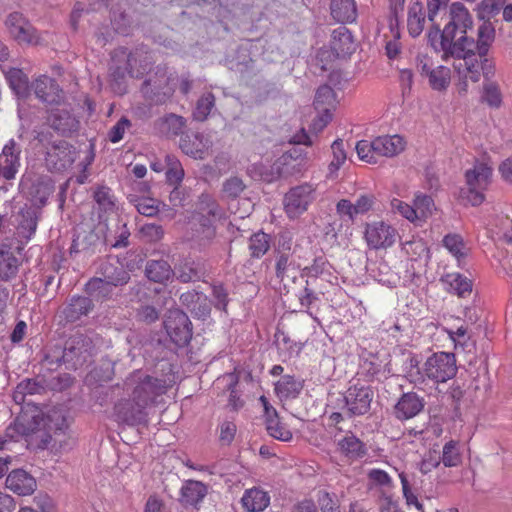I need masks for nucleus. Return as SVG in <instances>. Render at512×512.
<instances>
[{"label":"nucleus","mask_w":512,"mask_h":512,"mask_svg":"<svg viewBox=\"0 0 512 512\" xmlns=\"http://www.w3.org/2000/svg\"><path fill=\"white\" fill-rule=\"evenodd\" d=\"M403 495L408 506L413 505L419 512H423V505L419 502L417 496L410 490L409 482L404 473L399 475Z\"/></svg>","instance_id":"0e129e2a"},{"label":"nucleus","mask_w":512,"mask_h":512,"mask_svg":"<svg viewBox=\"0 0 512 512\" xmlns=\"http://www.w3.org/2000/svg\"><path fill=\"white\" fill-rule=\"evenodd\" d=\"M140 405H135L133 398L121 400L114 406V416L117 422L124 423L129 426H135L145 423L147 413Z\"/></svg>","instance_id":"2eb2a0df"},{"label":"nucleus","mask_w":512,"mask_h":512,"mask_svg":"<svg viewBox=\"0 0 512 512\" xmlns=\"http://www.w3.org/2000/svg\"><path fill=\"white\" fill-rule=\"evenodd\" d=\"M6 487L19 496L31 495L37 487L35 478L23 469L11 471L6 478Z\"/></svg>","instance_id":"6ab92c4d"},{"label":"nucleus","mask_w":512,"mask_h":512,"mask_svg":"<svg viewBox=\"0 0 512 512\" xmlns=\"http://www.w3.org/2000/svg\"><path fill=\"white\" fill-rule=\"evenodd\" d=\"M505 3L506 0H481L475 8L477 17L480 20L490 22L492 18L500 13Z\"/></svg>","instance_id":"58836bf2"},{"label":"nucleus","mask_w":512,"mask_h":512,"mask_svg":"<svg viewBox=\"0 0 512 512\" xmlns=\"http://www.w3.org/2000/svg\"><path fill=\"white\" fill-rule=\"evenodd\" d=\"M164 328L171 341L179 347L187 345L192 338V323L180 309H170L164 320Z\"/></svg>","instance_id":"1a4fd4ad"},{"label":"nucleus","mask_w":512,"mask_h":512,"mask_svg":"<svg viewBox=\"0 0 512 512\" xmlns=\"http://www.w3.org/2000/svg\"><path fill=\"white\" fill-rule=\"evenodd\" d=\"M429 84L433 90H446L450 84L451 71L446 66H437L430 72Z\"/></svg>","instance_id":"a19ab883"},{"label":"nucleus","mask_w":512,"mask_h":512,"mask_svg":"<svg viewBox=\"0 0 512 512\" xmlns=\"http://www.w3.org/2000/svg\"><path fill=\"white\" fill-rule=\"evenodd\" d=\"M69 154H70V148H69L68 143L65 140L53 141L52 143H49L45 147L46 160H48V158L64 160L69 156Z\"/></svg>","instance_id":"603ef678"},{"label":"nucleus","mask_w":512,"mask_h":512,"mask_svg":"<svg viewBox=\"0 0 512 512\" xmlns=\"http://www.w3.org/2000/svg\"><path fill=\"white\" fill-rule=\"evenodd\" d=\"M136 317L139 321L153 323L158 320L159 312L151 305H144L137 310Z\"/></svg>","instance_id":"774afa93"},{"label":"nucleus","mask_w":512,"mask_h":512,"mask_svg":"<svg viewBox=\"0 0 512 512\" xmlns=\"http://www.w3.org/2000/svg\"><path fill=\"white\" fill-rule=\"evenodd\" d=\"M448 38L449 36L446 35V29L443 28L441 30L439 26L431 28L427 34L428 43L436 52H441L442 54H444L446 48L444 47V42H446Z\"/></svg>","instance_id":"864d4df0"},{"label":"nucleus","mask_w":512,"mask_h":512,"mask_svg":"<svg viewBox=\"0 0 512 512\" xmlns=\"http://www.w3.org/2000/svg\"><path fill=\"white\" fill-rule=\"evenodd\" d=\"M315 188L310 184H303L291 188L284 197V209L289 218H296L303 214L313 202Z\"/></svg>","instance_id":"9b49d317"},{"label":"nucleus","mask_w":512,"mask_h":512,"mask_svg":"<svg viewBox=\"0 0 512 512\" xmlns=\"http://www.w3.org/2000/svg\"><path fill=\"white\" fill-rule=\"evenodd\" d=\"M50 421L51 417L45 416L39 406L26 403L22 406L14 422L6 428L5 435L12 441H18L20 438L27 439L43 432L41 441L47 445L51 439L52 427Z\"/></svg>","instance_id":"f03ea898"},{"label":"nucleus","mask_w":512,"mask_h":512,"mask_svg":"<svg viewBox=\"0 0 512 512\" xmlns=\"http://www.w3.org/2000/svg\"><path fill=\"white\" fill-rule=\"evenodd\" d=\"M50 126L59 133L66 135L77 130L79 122L65 109H53L48 117Z\"/></svg>","instance_id":"393cba45"},{"label":"nucleus","mask_w":512,"mask_h":512,"mask_svg":"<svg viewBox=\"0 0 512 512\" xmlns=\"http://www.w3.org/2000/svg\"><path fill=\"white\" fill-rule=\"evenodd\" d=\"M230 382L228 384L230 395L228 400V405L235 411H238L243 407L244 401L241 399L239 392L236 390V386L238 384V376L235 374H229Z\"/></svg>","instance_id":"bf43d9fd"},{"label":"nucleus","mask_w":512,"mask_h":512,"mask_svg":"<svg viewBox=\"0 0 512 512\" xmlns=\"http://www.w3.org/2000/svg\"><path fill=\"white\" fill-rule=\"evenodd\" d=\"M292 266L291 255L288 252H278L275 259V274L282 282L288 277V271Z\"/></svg>","instance_id":"5fc2aeb1"},{"label":"nucleus","mask_w":512,"mask_h":512,"mask_svg":"<svg viewBox=\"0 0 512 512\" xmlns=\"http://www.w3.org/2000/svg\"><path fill=\"white\" fill-rule=\"evenodd\" d=\"M406 147L405 139L398 135L379 136L374 139L373 153L380 157L398 156Z\"/></svg>","instance_id":"aec40b11"},{"label":"nucleus","mask_w":512,"mask_h":512,"mask_svg":"<svg viewBox=\"0 0 512 512\" xmlns=\"http://www.w3.org/2000/svg\"><path fill=\"white\" fill-rule=\"evenodd\" d=\"M245 189V184L238 177H231L223 184V192L229 198H237Z\"/></svg>","instance_id":"69168bd1"},{"label":"nucleus","mask_w":512,"mask_h":512,"mask_svg":"<svg viewBox=\"0 0 512 512\" xmlns=\"http://www.w3.org/2000/svg\"><path fill=\"white\" fill-rule=\"evenodd\" d=\"M450 291L459 297L465 298L472 292V281L460 273H450L443 278Z\"/></svg>","instance_id":"473e14b6"},{"label":"nucleus","mask_w":512,"mask_h":512,"mask_svg":"<svg viewBox=\"0 0 512 512\" xmlns=\"http://www.w3.org/2000/svg\"><path fill=\"white\" fill-rule=\"evenodd\" d=\"M270 248V238L269 235L264 232H258L253 234L249 240V250L250 254L254 258H260Z\"/></svg>","instance_id":"c03bdc74"},{"label":"nucleus","mask_w":512,"mask_h":512,"mask_svg":"<svg viewBox=\"0 0 512 512\" xmlns=\"http://www.w3.org/2000/svg\"><path fill=\"white\" fill-rule=\"evenodd\" d=\"M373 390L369 386L353 385L345 395V403L352 415H364L370 410Z\"/></svg>","instance_id":"4468645a"},{"label":"nucleus","mask_w":512,"mask_h":512,"mask_svg":"<svg viewBox=\"0 0 512 512\" xmlns=\"http://www.w3.org/2000/svg\"><path fill=\"white\" fill-rule=\"evenodd\" d=\"M92 308L93 303L90 298L74 296L66 309V316L71 320H76L82 315H87Z\"/></svg>","instance_id":"e433bc0d"},{"label":"nucleus","mask_w":512,"mask_h":512,"mask_svg":"<svg viewBox=\"0 0 512 512\" xmlns=\"http://www.w3.org/2000/svg\"><path fill=\"white\" fill-rule=\"evenodd\" d=\"M336 451L349 463L362 459L367 454L366 444L354 433L348 431L336 440Z\"/></svg>","instance_id":"dca6fc26"},{"label":"nucleus","mask_w":512,"mask_h":512,"mask_svg":"<svg viewBox=\"0 0 512 512\" xmlns=\"http://www.w3.org/2000/svg\"><path fill=\"white\" fill-rule=\"evenodd\" d=\"M441 460L445 467H456L461 463V454L457 441L450 440L443 446Z\"/></svg>","instance_id":"09e8293b"},{"label":"nucleus","mask_w":512,"mask_h":512,"mask_svg":"<svg viewBox=\"0 0 512 512\" xmlns=\"http://www.w3.org/2000/svg\"><path fill=\"white\" fill-rule=\"evenodd\" d=\"M281 165L286 162H255L248 171L253 179L271 183L282 176Z\"/></svg>","instance_id":"4be33fe9"},{"label":"nucleus","mask_w":512,"mask_h":512,"mask_svg":"<svg viewBox=\"0 0 512 512\" xmlns=\"http://www.w3.org/2000/svg\"><path fill=\"white\" fill-rule=\"evenodd\" d=\"M426 15L419 0H410L407 13V29L411 37H418L424 30Z\"/></svg>","instance_id":"b1692460"},{"label":"nucleus","mask_w":512,"mask_h":512,"mask_svg":"<svg viewBox=\"0 0 512 512\" xmlns=\"http://www.w3.org/2000/svg\"><path fill=\"white\" fill-rule=\"evenodd\" d=\"M314 107L318 112H331L336 105V94L328 85L320 86L315 94Z\"/></svg>","instance_id":"f704fd0d"},{"label":"nucleus","mask_w":512,"mask_h":512,"mask_svg":"<svg viewBox=\"0 0 512 512\" xmlns=\"http://www.w3.org/2000/svg\"><path fill=\"white\" fill-rule=\"evenodd\" d=\"M125 385L132 388L131 397L135 405H140L144 409L153 404L156 398L166 391L165 381L144 374L141 370H136L126 379Z\"/></svg>","instance_id":"7ed1b4c3"},{"label":"nucleus","mask_w":512,"mask_h":512,"mask_svg":"<svg viewBox=\"0 0 512 512\" xmlns=\"http://www.w3.org/2000/svg\"><path fill=\"white\" fill-rule=\"evenodd\" d=\"M460 36L456 38L457 34L450 35L446 42H444L445 51L444 54L441 55L442 60L448 61L450 58L466 60L468 57L477 56L475 51V40L472 37H469L467 34H459Z\"/></svg>","instance_id":"ddd939ff"},{"label":"nucleus","mask_w":512,"mask_h":512,"mask_svg":"<svg viewBox=\"0 0 512 512\" xmlns=\"http://www.w3.org/2000/svg\"><path fill=\"white\" fill-rule=\"evenodd\" d=\"M416 357L410 358V369L407 371L408 380L415 386H422L426 380L434 384L445 383L457 373L456 358L453 353L437 352L429 356L423 366L418 367Z\"/></svg>","instance_id":"f257e3e1"},{"label":"nucleus","mask_w":512,"mask_h":512,"mask_svg":"<svg viewBox=\"0 0 512 512\" xmlns=\"http://www.w3.org/2000/svg\"><path fill=\"white\" fill-rule=\"evenodd\" d=\"M31 88L38 99L45 103H55L59 99V86L52 78L42 75L32 84Z\"/></svg>","instance_id":"5701e85b"},{"label":"nucleus","mask_w":512,"mask_h":512,"mask_svg":"<svg viewBox=\"0 0 512 512\" xmlns=\"http://www.w3.org/2000/svg\"><path fill=\"white\" fill-rule=\"evenodd\" d=\"M391 208L394 212L399 213L410 222L417 223V215L414 211V205L411 206L400 199L394 198L391 200Z\"/></svg>","instance_id":"13d9d810"},{"label":"nucleus","mask_w":512,"mask_h":512,"mask_svg":"<svg viewBox=\"0 0 512 512\" xmlns=\"http://www.w3.org/2000/svg\"><path fill=\"white\" fill-rule=\"evenodd\" d=\"M443 246L449 253L458 261H461L467 256V247L461 235L450 233L444 236Z\"/></svg>","instance_id":"4c0bfd02"},{"label":"nucleus","mask_w":512,"mask_h":512,"mask_svg":"<svg viewBox=\"0 0 512 512\" xmlns=\"http://www.w3.org/2000/svg\"><path fill=\"white\" fill-rule=\"evenodd\" d=\"M448 21L444 28L446 35L467 34L474 26V19L469 9L463 2L455 1L448 6Z\"/></svg>","instance_id":"f8f14e48"},{"label":"nucleus","mask_w":512,"mask_h":512,"mask_svg":"<svg viewBox=\"0 0 512 512\" xmlns=\"http://www.w3.org/2000/svg\"><path fill=\"white\" fill-rule=\"evenodd\" d=\"M330 10L332 17L340 23H351L357 17L355 0H331Z\"/></svg>","instance_id":"cd10ccee"},{"label":"nucleus","mask_w":512,"mask_h":512,"mask_svg":"<svg viewBox=\"0 0 512 512\" xmlns=\"http://www.w3.org/2000/svg\"><path fill=\"white\" fill-rule=\"evenodd\" d=\"M173 165L166 171V180L170 185L178 186L184 177L181 162H172Z\"/></svg>","instance_id":"338daca9"},{"label":"nucleus","mask_w":512,"mask_h":512,"mask_svg":"<svg viewBox=\"0 0 512 512\" xmlns=\"http://www.w3.org/2000/svg\"><path fill=\"white\" fill-rule=\"evenodd\" d=\"M145 273L149 280L165 283L172 277L173 270L165 260H150L146 264Z\"/></svg>","instance_id":"2f4dec72"},{"label":"nucleus","mask_w":512,"mask_h":512,"mask_svg":"<svg viewBox=\"0 0 512 512\" xmlns=\"http://www.w3.org/2000/svg\"><path fill=\"white\" fill-rule=\"evenodd\" d=\"M398 238V230L387 221L374 220L364 225L363 240L369 250H387L395 245Z\"/></svg>","instance_id":"0eeeda50"},{"label":"nucleus","mask_w":512,"mask_h":512,"mask_svg":"<svg viewBox=\"0 0 512 512\" xmlns=\"http://www.w3.org/2000/svg\"><path fill=\"white\" fill-rule=\"evenodd\" d=\"M179 146L186 155L194 157L195 159H197V157L200 159L203 158L202 152L205 145L203 144L201 135H194L193 140L189 135L181 137Z\"/></svg>","instance_id":"79ce46f5"},{"label":"nucleus","mask_w":512,"mask_h":512,"mask_svg":"<svg viewBox=\"0 0 512 512\" xmlns=\"http://www.w3.org/2000/svg\"><path fill=\"white\" fill-rule=\"evenodd\" d=\"M492 168L487 162H477L473 169L465 174L467 190H462L461 198L465 204L478 206L485 199L484 191L490 184Z\"/></svg>","instance_id":"39448f33"},{"label":"nucleus","mask_w":512,"mask_h":512,"mask_svg":"<svg viewBox=\"0 0 512 512\" xmlns=\"http://www.w3.org/2000/svg\"><path fill=\"white\" fill-rule=\"evenodd\" d=\"M11 36L18 43H34L37 39L34 27L18 12L11 13L6 20Z\"/></svg>","instance_id":"f3484780"},{"label":"nucleus","mask_w":512,"mask_h":512,"mask_svg":"<svg viewBox=\"0 0 512 512\" xmlns=\"http://www.w3.org/2000/svg\"><path fill=\"white\" fill-rule=\"evenodd\" d=\"M463 76L472 82H478L481 77L480 65L477 56L468 57L464 60Z\"/></svg>","instance_id":"4d7b16f0"},{"label":"nucleus","mask_w":512,"mask_h":512,"mask_svg":"<svg viewBox=\"0 0 512 512\" xmlns=\"http://www.w3.org/2000/svg\"><path fill=\"white\" fill-rule=\"evenodd\" d=\"M93 197L101 210L107 212L114 209L115 197L109 187L98 186L94 191Z\"/></svg>","instance_id":"de8ad7c7"},{"label":"nucleus","mask_w":512,"mask_h":512,"mask_svg":"<svg viewBox=\"0 0 512 512\" xmlns=\"http://www.w3.org/2000/svg\"><path fill=\"white\" fill-rule=\"evenodd\" d=\"M136 208L140 214L152 217L159 211V201L154 198H141L137 201Z\"/></svg>","instance_id":"680f3d73"},{"label":"nucleus","mask_w":512,"mask_h":512,"mask_svg":"<svg viewBox=\"0 0 512 512\" xmlns=\"http://www.w3.org/2000/svg\"><path fill=\"white\" fill-rule=\"evenodd\" d=\"M482 99L492 108H499L502 103V95L497 83L484 82Z\"/></svg>","instance_id":"8fccbe9b"},{"label":"nucleus","mask_w":512,"mask_h":512,"mask_svg":"<svg viewBox=\"0 0 512 512\" xmlns=\"http://www.w3.org/2000/svg\"><path fill=\"white\" fill-rule=\"evenodd\" d=\"M94 238L95 235L93 233L84 232L76 234L69 248L70 256L76 257L78 254L91 255L94 252Z\"/></svg>","instance_id":"c9c22d12"},{"label":"nucleus","mask_w":512,"mask_h":512,"mask_svg":"<svg viewBox=\"0 0 512 512\" xmlns=\"http://www.w3.org/2000/svg\"><path fill=\"white\" fill-rule=\"evenodd\" d=\"M494 40V26L490 22L484 21L477 29V40L475 41V51L479 58L487 56Z\"/></svg>","instance_id":"7c9ffc66"},{"label":"nucleus","mask_w":512,"mask_h":512,"mask_svg":"<svg viewBox=\"0 0 512 512\" xmlns=\"http://www.w3.org/2000/svg\"><path fill=\"white\" fill-rule=\"evenodd\" d=\"M267 432L273 438L280 441H290L292 439V432L280 421L278 418L275 424H268L266 426Z\"/></svg>","instance_id":"052dcab7"},{"label":"nucleus","mask_w":512,"mask_h":512,"mask_svg":"<svg viewBox=\"0 0 512 512\" xmlns=\"http://www.w3.org/2000/svg\"><path fill=\"white\" fill-rule=\"evenodd\" d=\"M237 432L236 424L233 421H223L219 425V440L222 445H230Z\"/></svg>","instance_id":"e2e57ef3"},{"label":"nucleus","mask_w":512,"mask_h":512,"mask_svg":"<svg viewBox=\"0 0 512 512\" xmlns=\"http://www.w3.org/2000/svg\"><path fill=\"white\" fill-rule=\"evenodd\" d=\"M241 503L247 512H261L269 506L270 496L262 489L254 487L244 492Z\"/></svg>","instance_id":"a878e982"},{"label":"nucleus","mask_w":512,"mask_h":512,"mask_svg":"<svg viewBox=\"0 0 512 512\" xmlns=\"http://www.w3.org/2000/svg\"><path fill=\"white\" fill-rule=\"evenodd\" d=\"M434 210V201L430 196L417 195L414 199V211L417 215V222H423L430 217Z\"/></svg>","instance_id":"a18cd8bd"},{"label":"nucleus","mask_w":512,"mask_h":512,"mask_svg":"<svg viewBox=\"0 0 512 512\" xmlns=\"http://www.w3.org/2000/svg\"><path fill=\"white\" fill-rule=\"evenodd\" d=\"M424 404V399L417 393H404L394 406V415L399 420H409L423 410Z\"/></svg>","instance_id":"a211bd4d"},{"label":"nucleus","mask_w":512,"mask_h":512,"mask_svg":"<svg viewBox=\"0 0 512 512\" xmlns=\"http://www.w3.org/2000/svg\"><path fill=\"white\" fill-rule=\"evenodd\" d=\"M444 332L448 334L449 339L454 344V349L456 351H464L467 347V344L470 340V336L468 335L467 327L464 325L459 326L457 329H448L442 328Z\"/></svg>","instance_id":"3c124183"},{"label":"nucleus","mask_w":512,"mask_h":512,"mask_svg":"<svg viewBox=\"0 0 512 512\" xmlns=\"http://www.w3.org/2000/svg\"><path fill=\"white\" fill-rule=\"evenodd\" d=\"M6 80L9 83L10 88L20 98H26L30 94L31 85L27 75L18 68L3 69Z\"/></svg>","instance_id":"bb28decb"},{"label":"nucleus","mask_w":512,"mask_h":512,"mask_svg":"<svg viewBox=\"0 0 512 512\" xmlns=\"http://www.w3.org/2000/svg\"><path fill=\"white\" fill-rule=\"evenodd\" d=\"M148 65V56L135 50L127 55L125 66L111 67V87L119 95L127 92L126 76L132 78L141 77Z\"/></svg>","instance_id":"423d86ee"},{"label":"nucleus","mask_w":512,"mask_h":512,"mask_svg":"<svg viewBox=\"0 0 512 512\" xmlns=\"http://www.w3.org/2000/svg\"><path fill=\"white\" fill-rule=\"evenodd\" d=\"M214 106V94L211 92L204 93L196 102V106L193 111V118L197 121L206 120Z\"/></svg>","instance_id":"37998d69"},{"label":"nucleus","mask_w":512,"mask_h":512,"mask_svg":"<svg viewBox=\"0 0 512 512\" xmlns=\"http://www.w3.org/2000/svg\"><path fill=\"white\" fill-rule=\"evenodd\" d=\"M219 205L209 194H201L198 201V211L194 214V220L199 224L201 239L212 240L216 235L215 222Z\"/></svg>","instance_id":"6e6552de"},{"label":"nucleus","mask_w":512,"mask_h":512,"mask_svg":"<svg viewBox=\"0 0 512 512\" xmlns=\"http://www.w3.org/2000/svg\"><path fill=\"white\" fill-rule=\"evenodd\" d=\"M187 120L175 113H168L154 122V127L161 135L176 137L182 135L186 128Z\"/></svg>","instance_id":"412c9836"},{"label":"nucleus","mask_w":512,"mask_h":512,"mask_svg":"<svg viewBox=\"0 0 512 512\" xmlns=\"http://www.w3.org/2000/svg\"><path fill=\"white\" fill-rule=\"evenodd\" d=\"M129 279L130 274L122 266L116 268L112 274H110L108 268H106L105 278H92L85 285V291L88 295L97 300L105 299L111 294L112 286L124 285Z\"/></svg>","instance_id":"9d476101"},{"label":"nucleus","mask_w":512,"mask_h":512,"mask_svg":"<svg viewBox=\"0 0 512 512\" xmlns=\"http://www.w3.org/2000/svg\"><path fill=\"white\" fill-rule=\"evenodd\" d=\"M303 389V383L292 375H284L275 383V393L280 400L295 399Z\"/></svg>","instance_id":"c85d7f7f"},{"label":"nucleus","mask_w":512,"mask_h":512,"mask_svg":"<svg viewBox=\"0 0 512 512\" xmlns=\"http://www.w3.org/2000/svg\"><path fill=\"white\" fill-rule=\"evenodd\" d=\"M206 493V486L194 480H188L181 489L182 500L190 505H195L202 501Z\"/></svg>","instance_id":"72a5a7b5"},{"label":"nucleus","mask_w":512,"mask_h":512,"mask_svg":"<svg viewBox=\"0 0 512 512\" xmlns=\"http://www.w3.org/2000/svg\"><path fill=\"white\" fill-rule=\"evenodd\" d=\"M171 80L172 77L167 67L157 66L155 71L148 75L140 87V93L145 102L158 106L169 101L174 94Z\"/></svg>","instance_id":"20e7f679"},{"label":"nucleus","mask_w":512,"mask_h":512,"mask_svg":"<svg viewBox=\"0 0 512 512\" xmlns=\"http://www.w3.org/2000/svg\"><path fill=\"white\" fill-rule=\"evenodd\" d=\"M317 503L321 512H341L340 501L336 494L326 490L317 493Z\"/></svg>","instance_id":"49530a36"},{"label":"nucleus","mask_w":512,"mask_h":512,"mask_svg":"<svg viewBox=\"0 0 512 512\" xmlns=\"http://www.w3.org/2000/svg\"><path fill=\"white\" fill-rule=\"evenodd\" d=\"M332 48L337 53H349L352 50V35L346 27H339L332 34Z\"/></svg>","instance_id":"ea45409f"},{"label":"nucleus","mask_w":512,"mask_h":512,"mask_svg":"<svg viewBox=\"0 0 512 512\" xmlns=\"http://www.w3.org/2000/svg\"><path fill=\"white\" fill-rule=\"evenodd\" d=\"M42 389V386L33 379H26L20 382L17 385L16 391L14 393L15 401H24V397L26 395L36 394Z\"/></svg>","instance_id":"6e6d98bb"},{"label":"nucleus","mask_w":512,"mask_h":512,"mask_svg":"<svg viewBox=\"0 0 512 512\" xmlns=\"http://www.w3.org/2000/svg\"><path fill=\"white\" fill-rule=\"evenodd\" d=\"M19 261L11 251V246L2 244L0 246V279L9 280L16 276L18 272Z\"/></svg>","instance_id":"c756f323"}]
</instances>
